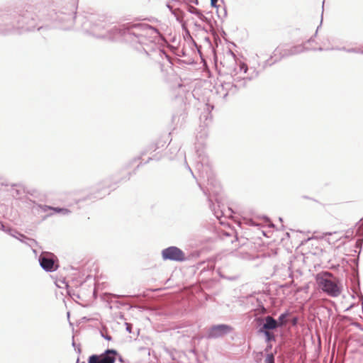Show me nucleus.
<instances>
[{
    "label": "nucleus",
    "mask_w": 363,
    "mask_h": 363,
    "mask_svg": "<svg viewBox=\"0 0 363 363\" xmlns=\"http://www.w3.org/2000/svg\"><path fill=\"white\" fill-rule=\"evenodd\" d=\"M123 362V357L114 349H107L101 354H91L88 358V363H115L116 359Z\"/></svg>",
    "instance_id": "6e6552de"
},
{
    "label": "nucleus",
    "mask_w": 363,
    "mask_h": 363,
    "mask_svg": "<svg viewBox=\"0 0 363 363\" xmlns=\"http://www.w3.org/2000/svg\"><path fill=\"white\" fill-rule=\"evenodd\" d=\"M307 50L304 45L289 46L287 45H279L273 52V55L265 61L264 67L271 66L280 61L282 58L300 54Z\"/></svg>",
    "instance_id": "423d86ee"
},
{
    "label": "nucleus",
    "mask_w": 363,
    "mask_h": 363,
    "mask_svg": "<svg viewBox=\"0 0 363 363\" xmlns=\"http://www.w3.org/2000/svg\"><path fill=\"white\" fill-rule=\"evenodd\" d=\"M1 16H2V13H0V28H3V26H4V22L2 21Z\"/></svg>",
    "instance_id": "7c9ffc66"
},
{
    "label": "nucleus",
    "mask_w": 363,
    "mask_h": 363,
    "mask_svg": "<svg viewBox=\"0 0 363 363\" xmlns=\"http://www.w3.org/2000/svg\"><path fill=\"white\" fill-rule=\"evenodd\" d=\"M358 228L357 230V233L361 234L363 236V220L362 219L358 223Z\"/></svg>",
    "instance_id": "5701e85b"
},
{
    "label": "nucleus",
    "mask_w": 363,
    "mask_h": 363,
    "mask_svg": "<svg viewBox=\"0 0 363 363\" xmlns=\"http://www.w3.org/2000/svg\"><path fill=\"white\" fill-rule=\"evenodd\" d=\"M174 16H176L177 19L179 20V18L177 17V9H174L172 12H171Z\"/></svg>",
    "instance_id": "f704fd0d"
},
{
    "label": "nucleus",
    "mask_w": 363,
    "mask_h": 363,
    "mask_svg": "<svg viewBox=\"0 0 363 363\" xmlns=\"http://www.w3.org/2000/svg\"><path fill=\"white\" fill-rule=\"evenodd\" d=\"M191 1L194 3V4H198V0H192Z\"/></svg>",
    "instance_id": "37998d69"
},
{
    "label": "nucleus",
    "mask_w": 363,
    "mask_h": 363,
    "mask_svg": "<svg viewBox=\"0 0 363 363\" xmlns=\"http://www.w3.org/2000/svg\"><path fill=\"white\" fill-rule=\"evenodd\" d=\"M238 242V238L236 237L235 238V240L233 241H232V243L234 244V242Z\"/></svg>",
    "instance_id": "a18cd8bd"
},
{
    "label": "nucleus",
    "mask_w": 363,
    "mask_h": 363,
    "mask_svg": "<svg viewBox=\"0 0 363 363\" xmlns=\"http://www.w3.org/2000/svg\"><path fill=\"white\" fill-rule=\"evenodd\" d=\"M348 48H346L345 47H341V48H331V50H340V51H345L347 52V50Z\"/></svg>",
    "instance_id": "c85d7f7f"
},
{
    "label": "nucleus",
    "mask_w": 363,
    "mask_h": 363,
    "mask_svg": "<svg viewBox=\"0 0 363 363\" xmlns=\"http://www.w3.org/2000/svg\"><path fill=\"white\" fill-rule=\"evenodd\" d=\"M233 330L232 326L227 324L213 325L206 333L208 339H217L230 333Z\"/></svg>",
    "instance_id": "9b49d317"
},
{
    "label": "nucleus",
    "mask_w": 363,
    "mask_h": 363,
    "mask_svg": "<svg viewBox=\"0 0 363 363\" xmlns=\"http://www.w3.org/2000/svg\"><path fill=\"white\" fill-rule=\"evenodd\" d=\"M203 146L204 143L203 142L196 144V152L199 157L196 164V169L201 178L206 179L208 186L206 189H204L200 184H199V186L204 195L206 196L210 208L212 211H214V215L218 218L219 214L215 211L214 204L211 199V194L218 195L221 191V186L215 177L208 158L205 155Z\"/></svg>",
    "instance_id": "20e7f679"
},
{
    "label": "nucleus",
    "mask_w": 363,
    "mask_h": 363,
    "mask_svg": "<svg viewBox=\"0 0 363 363\" xmlns=\"http://www.w3.org/2000/svg\"><path fill=\"white\" fill-rule=\"evenodd\" d=\"M297 321H298V318H297L296 317H294V318H293V320H292V324H293L294 325H296Z\"/></svg>",
    "instance_id": "2f4dec72"
},
{
    "label": "nucleus",
    "mask_w": 363,
    "mask_h": 363,
    "mask_svg": "<svg viewBox=\"0 0 363 363\" xmlns=\"http://www.w3.org/2000/svg\"><path fill=\"white\" fill-rule=\"evenodd\" d=\"M359 46H360V54L363 55V44L360 45Z\"/></svg>",
    "instance_id": "58836bf2"
},
{
    "label": "nucleus",
    "mask_w": 363,
    "mask_h": 363,
    "mask_svg": "<svg viewBox=\"0 0 363 363\" xmlns=\"http://www.w3.org/2000/svg\"><path fill=\"white\" fill-rule=\"evenodd\" d=\"M82 30L97 38L108 40H123L138 52H144L147 56L166 57L167 54L157 45L160 32L147 23H127L119 26L108 24L97 15L79 16Z\"/></svg>",
    "instance_id": "f257e3e1"
},
{
    "label": "nucleus",
    "mask_w": 363,
    "mask_h": 363,
    "mask_svg": "<svg viewBox=\"0 0 363 363\" xmlns=\"http://www.w3.org/2000/svg\"><path fill=\"white\" fill-rule=\"evenodd\" d=\"M130 174H128V176L125 178V180H128L130 179Z\"/></svg>",
    "instance_id": "49530a36"
},
{
    "label": "nucleus",
    "mask_w": 363,
    "mask_h": 363,
    "mask_svg": "<svg viewBox=\"0 0 363 363\" xmlns=\"http://www.w3.org/2000/svg\"><path fill=\"white\" fill-rule=\"evenodd\" d=\"M317 50H319V51H322V50H323V48H318V49H317Z\"/></svg>",
    "instance_id": "8fccbe9b"
},
{
    "label": "nucleus",
    "mask_w": 363,
    "mask_h": 363,
    "mask_svg": "<svg viewBox=\"0 0 363 363\" xmlns=\"http://www.w3.org/2000/svg\"><path fill=\"white\" fill-rule=\"evenodd\" d=\"M6 227V225H4V223L0 221V230L4 232Z\"/></svg>",
    "instance_id": "c756f323"
},
{
    "label": "nucleus",
    "mask_w": 363,
    "mask_h": 363,
    "mask_svg": "<svg viewBox=\"0 0 363 363\" xmlns=\"http://www.w3.org/2000/svg\"><path fill=\"white\" fill-rule=\"evenodd\" d=\"M264 337H265V341L267 342H269L272 341H275V336L273 333L271 331L263 333Z\"/></svg>",
    "instance_id": "aec40b11"
},
{
    "label": "nucleus",
    "mask_w": 363,
    "mask_h": 363,
    "mask_svg": "<svg viewBox=\"0 0 363 363\" xmlns=\"http://www.w3.org/2000/svg\"><path fill=\"white\" fill-rule=\"evenodd\" d=\"M318 28H319V26L317 28V30H316V31H315V34H314V37H315V36H316Z\"/></svg>",
    "instance_id": "09e8293b"
},
{
    "label": "nucleus",
    "mask_w": 363,
    "mask_h": 363,
    "mask_svg": "<svg viewBox=\"0 0 363 363\" xmlns=\"http://www.w3.org/2000/svg\"><path fill=\"white\" fill-rule=\"evenodd\" d=\"M17 240H18L22 243L26 244V245H28L30 247H34L37 245V242L34 239L27 238L26 235H24L22 233H20L19 235H18Z\"/></svg>",
    "instance_id": "ddd939ff"
},
{
    "label": "nucleus",
    "mask_w": 363,
    "mask_h": 363,
    "mask_svg": "<svg viewBox=\"0 0 363 363\" xmlns=\"http://www.w3.org/2000/svg\"><path fill=\"white\" fill-rule=\"evenodd\" d=\"M347 52L360 54V46L348 48Z\"/></svg>",
    "instance_id": "4be33fe9"
},
{
    "label": "nucleus",
    "mask_w": 363,
    "mask_h": 363,
    "mask_svg": "<svg viewBox=\"0 0 363 363\" xmlns=\"http://www.w3.org/2000/svg\"><path fill=\"white\" fill-rule=\"evenodd\" d=\"M68 292H69V294L72 297V298H73V299H74V298H79V295H77V294H75L74 293L72 295V294H70V292H69V291H68Z\"/></svg>",
    "instance_id": "72a5a7b5"
},
{
    "label": "nucleus",
    "mask_w": 363,
    "mask_h": 363,
    "mask_svg": "<svg viewBox=\"0 0 363 363\" xmlns=\"http://www.w3.org/2000/svg\"><path fill=\"white\" fill-rule=\"evenodd\" d=\"M353 235H354V231H353V230H352V229H349V230H347L345 232L344 237H345V238L349 239V238H352L353 237Z\"/></svg>",
    "instance_id": "b1692460"
},
{
    "label": "nucleus",
    "mask_w": 363,
    "mask_h": 363,
    "mask_svg": "<svg viewBox=\"0 0 363 363\" xmlns=\"http://www.w3.org/2000/svg\"><path fill=\"white\" fill-rule=\"evenodd\" d=\"M188 10H189V13L197 16L198 18L203 22H206V23L210 22V20L206 16H205L202 13V12L200 10H199L198 9L191 6L189 7Z\"/></svg>",
    "instance_id": "4468645a"
},
{
    "label": "nucleus",
    "mask_w": 363,
    "mask_h": 363,
    "mask_svg": "<svg viewBox=\"0 0 363 363\" xmlns=\"http://www.w3.org/2000/svg\"><path fill=\"white\" fill-rule=\"evenodd\" d=\"M38 262L42 269L47 272H55L59 267L57 257L51 252H41Z\"/></svg>",
    "instance_id": "1a4fd4ad"
},
{
    "label": "nucleus",
    "mask_w": 363,
    "mask_h": 363,
    "mask_svg": "<svg viewBox=\"0 0 363 363\" xmlns=\"http://www.w3.org/2000/svg\"><path fill=\"white\" fill-rule=\"evenodd\" d=\"M271 347H272V345L267 346V348L265 349V351H267L268 349H270Z\"/></svg>",
    "instance_id": "de8ad7c7"
},
{
    "label": "nucleus",
    "mask_w": 363,
    "mask_h": 363,
    "mask_svg": "<svg viewBox=\"0 0 363 363\" xmlns=\"http://www.w3.org/2000/svg\"><path fill=\"white\" fill-rule=\"evenodd\" d=\"M162 142V141H158L156 143H152L150 145H149L146 150H145L144 152H143V155H145V154H147V153H151V152H153L155 151H156L157 149H159L160 147H163L164 146V144H161Z\"/></svg>",
    "instance_id": "dca6fc26"
},
{
    "label": "nucleus",
    "mask_w": 363,
    "mask_h": 363,
    "mask_svg": "<svg viewBox=\"0 0 363 363\" xmlns=\"http://www.w3.org/2000/svg\"><path fill=\"white\" fill-rule=\"evenodd\" d=\"M77 6L72 5L70 9L63 8L58 11H51L44 18L46 22L47 28H56L62 30H68L72 28L75 15L77 13Z\"/></svg>",
    "instance_id": "39448f33"
},
{
    "label": "nucleus",
    "mask_w": 363,
    "mask_h": 363,
    "mask_svg": "<svg viewBox=\"0 0 363 363\" xmlns=\"http://www.w3.org/2000/svg\"><path fill=\"white\" fill-rule=\"evenodd\" d=\"M224 16H226V11L224 10Z\"/></svg>",
    "instance_id": "bf43d9fd"
},
{
    "label": "nucleus",
    "mask_w": 363,
    "mask_h": 363,
    "mask_svg": "<svg viewBox=\"0 0 363 363\" xmlns=\"http://www.w3.org/2000/svg\"><path fill=\"white\" fill-rule=\"evenodd\" d=\"M256 320L259 328V333L269 332L277 328V320L271 315H267L264 318H258Z\"/></svg>",
    "instance_id": "f8f14e48"
},
{
    "label": "nucleus",
    "mask_w": 363,
    "mask_h": 363,
    "mask_svg": "<svg viewBox=\"0 0 363 363\" xmlns=\"http://www.w3.org/2000/svg\"><path fill=\"white\" fill-rule=\"evenodd\" d=\"M126 330H127L129 333H130V325L127 324Z\"/></svg>",
    "instance_id": "ea45409f"
},
{
    "label": "nucleus",
    "mask_w": 363,
    "mask_h": 363,
    "mask_svg": "<svg viewBox=\"0 0 363 363\" xmlns=\"http://www.w3.org/2000/svg\"><path fill=\"white\" fill-rule=\"evenodd\" d=\"M264 363H275L274 354L273 353L267 354L264 359Z\"/></svg>",
    "instance_id": "412c9836"
},
{
    "label": "nucleus",
    "mask_w": 363,
    "mask_h": 363,
    "mask_svg": "<svg viewBox=\"0 0 363 363\" xmlns=\"http://www.w3.org/2000/svg\"><path fill=\"white\" fill-rule=\"evenodd\" d=\"M181 155H182V156H184V157H185V155H184V153H183V152H181Z\"/></svg>",
    "instance_id": "5fc2aeb1"
},
{
    "label": "nucleus",
    "mask_w": 363,
    "mask_h": 363,
    "mask_svg": "<svg viewBox=\"0 0 363 363\" xmlns=\"http://www.w3.org/2000/svg\"><path fill=\"white\" fill-rule=\"evenodd\" d=\"M167 6L169 9L170 12H172L174 10L172 6H170L169 4H167Z\"/></svg>",
    "instance_id": "4c0bfd02"
},
{
    "label": "nucleus",
    "mask_w": 363,
    "mask_h": 363,
    "mask_svg": "<svg viewBox=\"0 0 363 363\" xmlns=\"http://www.w3.org/2000/svg\"><path fill=\"white\" fill-rule=\"evenodd\" d=\"M185 162H186L185 161ZM186 166L188 168V169L189 170V172L193 174V172L187 163H186Z\"/></svg>",
    "instance_id": "e433bc0d"
},
{
    "label": "nucleus",
    "mask_w": 363,
    "mask_h": 363,
    "mask_svg": "<svg viewBox=\"0 0 363 363\" xmlns=\"http://www.w3.org/2000/svg\"><path fill=\"white\" fill-rule=\"evenodd\" d=\"M34 208L37 211H40L42 212L46 213L48 211H52V206H48V205H42V204H36L34 206Z\"/></svg>",
    "instance_id": "6ab92c4d"
},
{
    "label": "nucleus",
    "mask_w": 363,
    "mask_h": 363,
    "mask_svg": "<svg viewBox=\"0 0 363 363\" xmlns=\"http://www.w3.org/2000/svg\"><path fill=\"white\" fill-rule=\"evenodd\" d=\"M330 272H325L316 276V281L320 289L331 297H337L341 294V287L336 281L332 279Z\"/></svg>",
    "instance_id": "0eeeda50"
},
{
    "label": "nucleus",
    "mask_w": 363,
    "mask_h": 363,
    "mask_svg": "<svg viewBox=\"0 0 363 363\" xmlns=\"http://www.w3.org/2000/svg\"><path fill=\"white\" fill-rule=\"evenodd\" d=\"M228 279H230V280H233V279H234V278H228Z\"/></svg>",
    "instance_id": "13d9d810"
},
{
    "label": "nucleus",
    "mask_w": 363,
    "mask_h": 363,
    "mask_svg": "<svg viewBox=\"0 0 363 363\" xmlns=\"http://www.w3.org/2000/svg\"><path fill=\"white\" fill-rule=\"evenodd\" d=\"M4 232L15 238H17L18 235L21 233L17 230L9 226L6 227Z\"/></svg>",
    "instance_id": "a211bd4d"
},
{
    "label": "nucleus",
    "mask_w": 363,
    "mask_h": 363,
    "mask_svg": "<svg viewBox=\"0 0 363 363\" xmlns=\"http://www.w3.org/2000/svg\"><path fill=\"white\" fill-rule=\"evenodd\" d=\"M101 333V336L106 340H112V337L108 334H106L104 335V333Z\"/></svg>",
    "instance_id": "cd10ccee"
},
{
    "label": "nucleus",
    "mask_w": 363,
    "mask_h": 363,
    "mask_svg": "<svg viewBox=\"0 0 363 363\" xmlns=\"http://www.w3.org/2000/svg\"><path fill=\"white\" fill-rule=\"evenodd\" d=\"M12 191H13L12 192V196L13 197H17V196H20L21 194V191L18 190V189H13Z\"/></svg>",
    "instance_id": "393cba45"
},
{
    "label": "nucleus",
    "mask_w": 363,
    "mask_h": 363,
    "mask_svg": "<svg viewBox=\"0 0 363 363\" xmlns=\"http://www.w3.org/2000/svg\"><path fill=\"white\" fill-rule=\"evenodd\" d=\"M33 252L37 255V251L35 250H33Z\"/></svg>",
    "instance_id": "864d4df0"
},
{
    "label": "nucleus",
    "mask_w": 363,
    "mask_h": 363,
    "mask_svg": "<svg viewBox=\"0 0 363 363\" xmlns=\"http://www.w3.org/2000/svg\"><path fill=\"white\" fill-rule=\"evenodd\" d=\"M240 257H244V256L242 255V253H240Z\"/></svg>",
    "instance_id": "4d7b16f0"
},
{
    "label": "nucleus",
    "mask_w": 363,
    "mask_h": 363,
    "mask_svg": "<svg viewBox=\"0 0 363 363\" xmlns=\"http://www.w3.org/2000/svg\"><path fill=\"white\" fill-rule=\"evenodd\" d=\"M313 40V37H311L307 42L310 43Z\"/></svg>",
    "instance_id": "c03bdc74"
},
{
    "label": "nucleus",
    "mask_w": 363,
    "mask_h": 363,
    "mask_svg": "<svg viewBox=\"0 0 363 363\" xmlns=\"http://www.w3.org/2000/svg\"><path fill=\"white\" fill-rule=\"evenodd\" d=\"M359 299H360V301H361V305L362 306V303H363V296L362 295H361L359 296Z\"/></svg>",
    "instance_id": "a19ab883"
},
{
    "label": "nucleus",
    "mask_w": 363,
    "mask_h": 363,
    "mask_svg": "<svg viewBox=\"0 0 363 363\" xmlns=\"http://www.w3.org/2000/svg\"><path fill=\"white\" fill-rule=\"evenodd\" d=\"M325 1H323V6H324Z\"/></svg>",
    "instance_id": "680f3d73"
},
{
    "label": "nucleus",
    "mask_w": 363,
    "mask_h": 363,
    "mask_svg": "<svg viewBox=\"0 0 363 363\" xmlns=\"http://www.w3.org/2000/svg\"><path fill=\"white\" fill-rule=\"evenodd\" d=\"M179 149H178L177 147H174V152H179Z\"/></svg>",
    "instance_id": "79ce46f5"
},
{
    "label": "nucleus",
    "mask_w": 363,
    "mask_h": 363,
    "mask_svg": "<svg viewBox=\"0 0 363 363\" xmlns=\"http://www.w3.org/2000/svg\"><path fill=\"white\" fill-rule=\"evenodd\" d=\"M322 22H323V18L320 20V24L322 23Z\"/></svg>",
    "instance_id": "052dcab7"
},
{
    "label": "nucleus",
    "mask_w": 363,
    "mask_h": 363,
    "mask_svg": "<svg viewBox=\"0 0 363 363\" xmlns=\"http://www.w3.org/2000/svg\"><path fill=\"white\" fill-rule=\"evenodd\" d=\"M160 160V157H155V156L153 157H149L148 158V160L147 162H149L150 160Z\"/></svg>",
    "instance_id": "c9c22d12"
},
{
    "label": "nucleus",
    "mask_w": 363,
    "mask_h": 363,
    "mask_svg": "<svg viewBox=\"0 0 363 363\" xmlns=\"http://www.w3.org/2000/svg\"><path fill=\"white\" fill-rule=\"evenodd\" d=\"M164 261L169 260L177 262H182L187 260L185 253L176 246H170L164 248L161 252Z\"/></svg>",
    "instance_id": "9d476101"
},
{
    "label": "nucleus",
    "mask_w": 363,
    "mask_h": 363,
    "mask_svg": "<svg viewBox=\"0 0 363 363\" xmlns=\"http://www.w3.org/2000/svg\"><path fill=\"white\" fill-rule=\"evenodd\" d=\"M37 8L33 5L18 7L11 13H2L3 28H0L1 34H21L35 29L41 30L47 28V25L38 26L39 16L35 14Z\"/></svg>",
    "instance_id": "f03ea898"
},
{
    "label": "nucleus",
    "mask_w": 363,
    "mask_h": 363,
    "mask_svg": "<svg viewBox=\"0 0 363 363\" xmlns=\"http://www.w3.org/2000/svg\"><path fill=\"white\" fill-rule=\"evenodd\" d=\"M72 346L74 347H76L75 342L74 341L72 342Z\"/></svg>",
    "instance_id": "603ef678"
},
{
    "label": "nucleus",
    "mask_w": 363,
    "mask_h": 363,
    "mask_svg": "<svg viewBox=\"0 0 363 363\" xmlns=\"http://www.w3.org/2000/svg\"><path fill=\"white\" fill-rule=\"evenodd\" d=\"M68 292H69V294L72 297V298H73V299H74V298H79V295H77V294H75L74 293L72 295V294H70V292H69V291H68Z\"/></svg>",
    "instance_id": "473e14b6"
},
{
    "label": "nucleus",
    "mask_w": 363,
    "mask_h": 363,
    "mask_svg": "<svg viewBox=\"0 0 363 363\" xmlns=\"http://www.w3.org/2000/svg\"><path fill=\"white\" fill-rule=\"evenodd\" d=\"M169 160H172L173 157L172 156H169Z\"/></svg>",
    "instance_id": "6e6d98bb"
},
{
    "label": "nucleus",
    "mask_w": 363,
    "mask_h": 363,
    "mask_svg": "<svg viewBox=\"0 0 363 363\" xmlns=\"http://www.w3.org/2000/svg\"><path fill=\"white\" fill-rule=\"evenodd\" d=\"M363 243V238H359L356 241V247L357 248H362Z\"/></svg>",
    "instance_id": "a878e982"
},
{
    "label": "nucleus",
    "mask_w": 363,
    "mask_h": 363,
    "mask_svg": "<svg viewBox=\"0 0 363 363\" xmlns=\"http://www.w3.org/2000/svg\"><path fill=\"white\" fill-rule=\"evenodd\" d=\"M289 315V311H286L284 313H281L278 320H277V328L279 327H282L287 323V317Z\"/></svg>",
    "instance_id": "f3484780"
},
{
    "label": "nucleus",
    "mask_w": 363,
    "mask_h": 363,
    "mask_svg": "<svg viewBox=\"0 0 363 363\" xmlns=\"http://www.w3.org/2000/svg\"><path fill=\"white\" fill-rule=\"evenodd\" d=\"M71 213L70 210L66 208L52 207V212L48 214V216H52L54 213H60L64 216L69 215Z\"/></svg>",
    "instance_id": "2eb2a0df"
},
{
    "label": "nucleus",
    "mask_w": 363,
    "mask_h": 363,
    "mask_svg": "<svg viewBox=\"0 0 363 363\" xmlns=\"http://www.w3.org/2000/svg\"><path fill=\"white\" fill-rule=\"evenodd\" d=\"M218 1V0H211V6L214 7V8H216L218 9V7H219V5L217 4ZM217 12H218V10H217Z\"/></svg>",
    "instance_id": "bb28decb"
},
{
    "label": "nucleus",
    "mask_w": 363,
    "mask_h": 363,
    "mask_svg": "<svg viewBox=\"0 0 363 363\" xmlns=\"http://www.w3.org/2000/svg\"><path fill=\"white\" fill-rule=\"evenodd\" d=\"M259 72L254 67L249 68L244 62L236 64L230 75H220L216 86V93L223 99L228 95L236 94L240 89L246 86L248 82L257 78Z\"/></svg>",
    "instance_id": "7ed1b4c3"
},
{
    "label": "nucleus",
    "mask_w": 363,
    "mask_h": 363,
    "mask_svg": "<svg viewBox=\"0 0 363 363\" xmlns=\"http://www.w3.org/2000/svg\"><path fill=\"white\" fill-rule=\"evenodd\" d=\"M77 352H78L79 353H80V352H81V350H80V348H79V347H78V348H77Z\"/></svg>",
    "instance_id": "3c124183"
}]
</instances>
